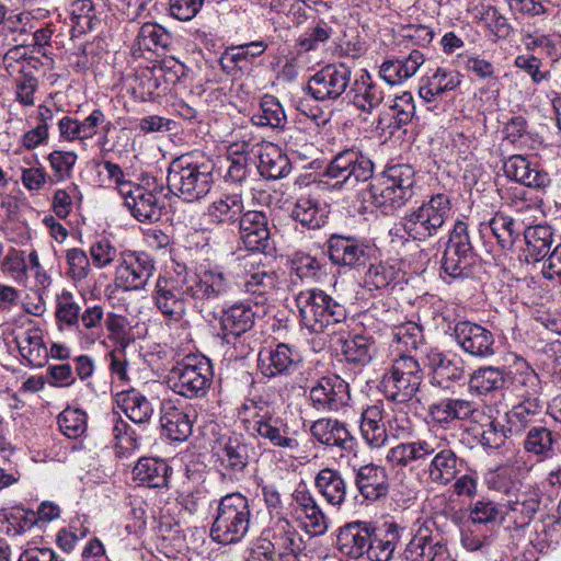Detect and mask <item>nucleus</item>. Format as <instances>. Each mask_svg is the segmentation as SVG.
Returning <instances> with one entry per match:
<instances>
[{"instance_id":"obj_1","label":"nucleus","mask_w":561,"mask_h":561,"mask_svg":"<svg viewBox=\"0 0 561 561\" xmlns=\"http://www.w3.org/2000/svg\"><path fill=\"white\" fill-rule=\"evenodd\" d=\"M232 289V282L217 267L193 273L179 266L173 274L159 275L152 300L164 319L180 322L190 300L204 306L228 297Z\"/></svg>"},{"instance_id":"obj_2","label":"nucleus","mask_w":561,"mask_h":561,"mask_svg":"<svg viewBox=\"0 0 561 561\" xmlns=\"http://www.w3.org/2000/svg\"><path fill=\"white\" fill-rule=\"evenodd\" d=\"M249 262L243 260L245 275L241 283L244 293L253 297V306L250 301H238L224 308L219 317V325L222 339L230 343L250 331L255 322V317L261 309L265 312V306L276 285V276L264 268L248 270Z\"/></svg>"},{"instance_id":"obj_3","label":"nucleus","mask_w":561,"mask_h":561,"mask_svg":"<svg viewBox=\"0 0 561 561\" xmlns=\"http://www.w3.org/2000/svg\"><path fill=\"white\" fill-rule=\"evenodd\" d=\"M214 170L213 160L201 152L182 154L168 168V188L185 202H198L211 191Z\"/></svg>"},{"instance_id":"obj_4","label":"nucleus","mask_w":561,"mask_h":561,"mask_svg":"<svg viewBox=\"0 0 561 561\" xmlns=\"http://www.w3.org/2000/svg\"><path fill=\"white\" fill-rule=\"evenodd\" d=\"M415 171L409 164H393L373 178L369 202L383 214L402 208L414 196Z\"/></svg>"},{"instance_id":"obj_5","label":"nucleus","mask_w":561,"mask_h":561,"mask_svg":"<svg viewBox=\"0 0 561 561\" xmlns=\"http://www.w3.org/2000/svg\"><path fill=\"white\" fill-rule=\"evenodd\" d=\"M210 537L220 545L240 542L248 534L252 514L247 496L240 492L222 496L214 514Z\"/></svg>"},{"instance_id":"obj_6","label":"nucleus","mask_w":561,"mask_h":561,"mask_svg":"<svg viewBox=\"0 0 561 561\" xmlns=\"http://www.w3.org/2000/svg\"><path fill=\"white\" fill-rule=\"evenodd\" d=\"M453 216L451 199L448 194L436 193L417 207L408 210L400 226L409 238L426 241L438 236Z\"/></svg>"},{"instance_id":"obj_7","label":"nucleus","mask_w":561,"mask_h":561,"mask_svg":"<svg viewBox=\"0 0 561 561\" xmlns=\"http://www.w3.org/2000/svg\"><path fill=\"white\" fill-rule=\"evenodd\" d=\"M295 300L300 322L311 333H324L347 318L345 306L320 288L301 290Z\"/></svg>"},{"instance_id":"obj_8","label":"nucleus","mask_w":561,"mask_h":561,"mask_svg":"<svg viewBox=\"0 0 561 561\" xmlns=\"http://www.w3.org/2000/svg\"><path fill=\"white\" fill-rule=\"evenodd\" d=\"M423 378L424 371L419 360L411 355L401 354L385 369L379 390L387 401L407 404L420 391Z\"/></svg>"},{"instance_id":"obj_9","label":"nucleus","mask_w":561,"mask_h":561,"mask_svg":"<svg viewBox=\"0 0 561 561\" xmlns=\"http://www.w3.org/2000/svg\"><path fill=\"white\" fill-rule=\"evenodd\" d=\"M214 377L213 365L204 355L191 354L178 362L169 371L171 390L186 399H202L208 393Z\"/></svg>"},{"instance_id":"obj_10","label":"nucleus","mask_w":561,"mask_h":561,"mask_svg":"<svg viewBox=\"0 0 561 561\" xmlns=\"http://www.w3.org/2000/svg\"><path fill=\"white\" fill-rule=\"evenodd\" d=\"M374 162L360 149L347 148L337 152L327 165L322 176L335 180L334 188L354 187L358 182L373 179Z\"/></svg>"},{"instance_id":"obj_11","label":"nucleus","mask_w":561,"mask_h":561,"mask_svg":"<svg viewBox=\"0 0 561 561\" xmlns=\"http://www.w3.org/2000/svg\"><path fill=\"white\" fill-rule=\"evenodd\" d=\"M477 262L468 225L457 220L442 257V270L451 278L468 277Z\"/></svg>"},{"instance_id":"obj_12","label":"nucleus","mask_w":561,"mask_h":561,"mask_svg":"<svg viewBox=\"0 0 561 561\" xmlns=\"http://www.w3.org/2000/svg\"><path fill=\"white\" fill-rule=\"evenodd\" d=\"M156 271L154 260L146 252L121 251L115 268V285L123 290L144 289Z\"/></svg>"},{"instance_id":"obj_13","label":"nucleus","mask_w":561,"mask_h":561,"mask_svg":"<svg viewBox=\"0 0 561 561\" xmlns=\"http://www.w3.org/2000/svg\"><path fill=\"white\" fill-rule=\"evenodd\" d=\"M351 77L352 69L346 64H330L310 77L307 91L317 101L334 102L346 94Z\"/></svg>"},{"instance_id":"obj_14","label":"nucleus","mask_w":561,"mask_h":561,"mask_svg":"<svg viewBox=\"0 0 561 561\" xmlns=\"http://www.w3.org/2000/svg\"><path fill=\"white\" fill-rule=\"evenodd\" d=\"M308 399L320 413L337 412L350 403V386L337 375L324 376L310 388Z\"/></svg>"},{"instance_id":"obj_15","label":"nucleus","mask_w":561,"mask_h":561,"mask_svg":"<svg viewBox=\"0 0 561 561\" xmlns=\"http://www.w3.org/2000/svg\"><path fill=\"white\" fill-rule=\"evenodd\" d=\"M215 463L221 476L230 480H239L249 463L247 445L238 435L224 436L218 439L213 448Z\"/></svg>"},{"instance_id":"obj_16","label":"nucleus","mask_w":561,"mask_h":561,"mask_svg":"<svg viewBox=\"0 0 561 561\" xmlns=\"http://www.w3.org/2000/svg\"><path fill=\"white\" fill-rule=\"evenodd\" d=\"M371 248L364 241L342 234H332L327 241L331 263L339 267L363 270L370 261Z\"/></svg>"},{"instance_id":"obj_17","label":"nucleus","mask_w":561,"mask_h":561,"mask_svg":"<svg viewBox=\"0 0 561 561\" xmlns=\"http://www.w3.org/2000/svg\"><path fill=\"white\" fill-rule=\"evenodd\" d=\"M540 504V489L534 484H525L505 500L503 519L511 522L516 529L525 528L535 518Z\"/></svg>"},{"instance_id":"obj_18","label":"nucleus","mask_w":561,"mask_h":561,"mask_svg":"<svg viewBox=\"0 0 561 561\" xmlns=\"http://www.w3.org/2000/svg\"><path fill=\"white\" fill-rule=\"evenodd\" d=\"M196 412L191 404L180 400H163L160 405V423L163 433L173 442H184L193 433Z\"/></svg>"},{"instance_id":"obj_19","label":"nucleus","mask_w":561,"mask_h":561,"mask_svg":"<svg viewBox=\"0 0 561 561\" xmlns=\"http://www.w3.org/2000/svg\"><path fill=\"white\" fill-rule=\"evenodd\" d=\"M403 554L407 561H446L449 557L442 536L427 525H423L416 530Z\"/></svg>"},{"instance_id":"obj_20","label":"nucleus","mask_w":561,"mask_h":561,"mask_svg":"<svg viewBox=\"0 0 561 561\" xmlns=\"http://www.w3.org/2000/svg\"><path fill=\"white\" fill-rule=\"evenodd\" d=\"M302 357L293 346L278 343L259 354V368L264 377L275 378L294 374L301 365Z\"/></svg>"},{"instance_id":"obj_21","label":"nucleus","mask_w":561,"mask_h":561,"mask_svg":"<svg viewBox=\"0 0 561 561\" xmlns=\"http://www.w3.org/2000/svg\"><path fill=\"white\" fill-rule=\"evenodd\" d=\"M503 171L510 180L543 194L552 184L551 175L543 168L522 154L505 160Z\"/></svg>"},{"instance_id":"obj_22","label":"nucleus","mask_w":561,"mask_h":561,"mask_svg":"<svg viewBox=\"0 0 561 561\" xmlns=\"http://www.w3.org/2000/svg\"><path fill=\"white\" fill-rule=\"evenodd\" d=\"M125 206L140 222H154L162 216L163 204L157 194L139 184H125L122 190Z\"/></svg>"},{"instance_id":"obj_23","label":"nucleus","mask_w":561,"mask_h":561,"mask_svg":"<svg viewBox=\"0 0 561 561\" xmlns=\"http://www.w3.org/2000/svg\"><path fill=\"white\" fill-rule=\"evenodd\" d=\"M354 484L368 503L386 499L390 489L387 469L373 462L354 469Z\"/></svg>"},{"instance_id":"obj_24","label":"nucleus","mask_w":561,"mask_h":561,"mask_svg":"<svg viewBox=\"0 0 561 561\" xmlns=\"http://www.w3.org/2000/svg\"><path fill=\"white\" fill-rule=\"evenodd\" d=\"M457 344L468 354L476 357H489L494 354V336L484 327L460 321L454 328Z\"/></svg>"},{"instance_id":"obj_25","label":"nucleus","mask_w":561,"mask_h":561,"mask_svg":"<svg viewBox=\"0 0 561 561\" xmlns=\"http://www.w3.org/2000/svg\"><path fill=\"white\" fill-rule=\"evenodd\" d=\"M238 228L240 239L247 250L262 253L271 250L268 219L263 211H245Z\"/></svg>"},{"instance_id":"obj_26","label":"nucleus","mask_w":561,"mask_h":561,"mask_svg":"<svg viewBox=\"0 0 561 561\" xmlns=\"http://www.w3.org/2000/svg\"><path fill=\"white\" fill-rule=\"evenodd\" d=\"M508 388L518 400H542V382L530 364L516 356L508 375Z\"/></svg>"},{"instance_id":"obj_27","label":"nucleus","mask_w":561,"mask_h":561,"mask_svg":"<svg viewBox=\"0 0 561 561\" xmlns=\"http://www.w3.org/2000/svg\"><path fill=\"white\" fill-rule=\"evenodd\" d=\"M431 456L427 468L428 479L439 485H447L454 481L459 472V458L445 436L437 437Z\"/></svg>"},{"instance_id":"obj_28","label":"nucleus","mask_w":561,"mask_h":561,"mask_svg":"<svg viewBox=\"0 0 561 561\" xmlns=\"http://www.w3.org/2000/svg\"><path fill=\"white\" fill-rule=\"evenodd\" d=\"M310 434L318 443L342 451L350 453L356 445V439L346 424L337 419L321 417L314 421L310 426Z\"/></svg>"},{"instance_id":"obj_29","label":"nucleus","mask_w":561,"mask_h":561,"mask_svg":"<svg viewBox=\"0 0 561 561\" xmlns=\"http://www.w3.org/2000/svg\"><path fill=\"white\" fill-rule=\"evenodd\" d=\"M345 99L356 108L365 113H371L383 101L385 94L381 87L374 81L368 71L363 70L348 85Z\"/></svg>"},{"instance_id":"obj_30","label":"nucleus","mask_w":561,"mask_h":561,"mask_svg":"<svg viewBox=\"0 0 561 561\" xmlns=\"http://www.w3.org/2000/svg\"><path fill=\"white\" fill-rule=\"evenodd\" d=\"M373 528L363 522L350 523L336 537V548L345 557L357 560L367 553Z\"/></svg>"},{"instance_id":"obj_31","label":"nucleus","mask_w":561,"mask_h":561,"mask_svg":"<svg viewBox=\"0 0 561 561\" xmlns=\"http://www.w3.org/2000/svg\"><path fill=\"white\" fill-rule=\"evenodd\" d=\"M244 213L243 198L240 194H225L207 206L204 217L211 226H234Z\"/></svg>"},{"instance_id":"obj_32","label":"nucleus","mask_w":561,"mask_h":561,"mask_svg":"<svg viewBox=\"0 0 561 561\" xmlns=\"http://www.w3.org/2000/svg\"><path fill=\"white\" fill-rule=\"evenodd\" d=\"M461 78L462 76L457 70L437 68L421 78L419 95L425 103H433L446 92L459 87Z\"/></svg>"},{"instance_id":"obj_33","label":"nucleus","mask_w":561,"mask_h":561,"mask_svg":"<svg viewBox=\"0 0 561 561\" xmlns=\"http://www.w3.org/2000/svg\"><path fill=\"white\" fill-rule=\"evenodd\" d=\"M28 327L20 330L14 342L19 348L22 358L33 367H43L48 359V350L43 340L41 328L33 324L32 320H27Z\"/></svg>"},{"instance_id":"obj_34","label":"nucleus","mask_w":561,"mask_h":561,"mask_svg":"<svg viewBox=\"0 0 561 561\" xmlns=\"http://www.w3.org/2000/svg\"><path fill=\"white\" fill-rule=\"evenodd\" d=\"M437 437L431 434L413 442L398 444L388 450L386 458L394 467H407L423 461L432 455Z\"/></svg>"},{"instance_id":"obj_35","label":"nucleus","mask_w":561,"mask_h":561,"mask_svg":"<svg viewBox=\"0 0 561 561\" xmlns=\"http://www.w3.org/2000/svg\"><path fill=\"white\" fill-rule=\"evenodd\" d=\"M558 434L546 426H530L522 442L523 450L537 462L552 459L557 455Z\"/></svg>"},{"instance_id":"obj_36","label":"nucleus","mask_w":561,"mask_h":561,"mask_svg":"<svg viewBox=\"0 0 561 561\" xmlns=\"http://www.w3.org/2000/svg\"><path fill=\"white\" fill-rule=\"evenodd\" d=\"M428 360L433 385L448 388V382L459 381L465 377V362L456 354L432 352L428 355Z\"/></svg>"},{"instance_id":"obj_37","label":"nucleus","mask_w":561,"mask_h":561,"mask_svg":"<svg viewBox=\"0 0 561 561\" xmlns=\"http://www.w3.org/2000/svg\"><path fill=\"white\" fill-rule=\"evenodd\" d=\"M252 428L257 436L267 439L275 447L296 450L299 446L298 440L290 436L289 426L280 417L261 415L253 421Z\"/></svg>"},{"instance_id":"obj_38","label":"nucleus","mask_w":561,"mask_h":561,"mask_svg":"<svg viewBox=\"0 0 561 561\" xmlns=\"http://www.w3.org/2000/svg\"><path fill=\"white\" fill-rule=\"evenodd\" d=\"M329 213L325 203H321L317 197L310 195H301L290 210V218L304 228L317 230L327 224Z\"/></svg>"},{"instance_id":"obj_39","label":"nucleus","mask_w":561,"mask_h":561,"mask_svg":"<svg viewBox=\"0 0 561 561\" xmlns=\"http://www.w3.org/2000/svg\"><path fill=\"white\" fill-rule=\"evenodd\" d=\"M523 232L527 257H530L534 262H543L557 242H561V237L549 225L530 226L525 228Z\"/></svg>"},{"instance_id":"obj_40","label":"nucleus","mask_w":561,"mask_h":561,"mask_svg":"<svg viewBox=\"0 0 561 561\" xmlns=\"http://www.w3.org/2000/svg\"><path fill=\"white\" fill-rule=\"evenodd\" d=\"M314 485L328 504L339 510L342 507L346 500L347 482L339 470L321 469L314 478Z\"/></svg>"},{"instance_id":"obj_41","label":"nucleus","mask_w":561,"mask_h":561,"mask_svg":"<svg viewBox=\"0 0 561 561\" xmlns=\"http://www.w3.org/2000/svg\"><path fill=\"white\" fill-rule=\"evenodd\" d=\"M255 153L260 160L257 170L262 176L278 180L290 172V161L278 146L265 142L260 146Z\"/></svg>"},{"instance_id":"obj_42","label":"nucleus","mask_w":561,"mask_h":561,"mask_svg":"<svg viewBox=\"0 0 561 561\" xmlns=\"http://www.w3.org/2000/svg\"><path fill=\"white\" fill-rule=\"evenodd\" d=\"M117 407L136 424L149 423L153 415V407L138 389L130 388L116 394Z\"/></svg>"},{"instance_id":"obj_43","label":"nucleus","mask_w":561,"mask_h":561,"mask_svg":"<svg viewBox=\"0 0 561 561\" xmlns=\"http://www.w3.org/2000/svg\"><path fill=\"white\" fill-rule=\"evenodd\" d=\"M169 465L157 458H140L133 469L134 480L148 488L168 486L171 473Z\"/></svg>"},{"instance_id":"obj_44","label":"nucleus","mask_w":561,"mask_h":561,"mask_svg":"<svg viewBox=\"0 0 561 561\" xmlns=\"http://www.w3.org/2000/svg\"><path fill=\"white\" fill-rule=\"evenodd\" d=\"M336 342L341 344L346 362L356 366H366L376 356V344L370 336L354 334L344 337V335H340Z\"/></svg>"},{"instance_id":"obj_45","label":"nucleus","mask_w":561,"mask_h":561,"mask_svg":"<svg viewBox=\"0 0 561 561\" xmlns=\"http://www.w3.org/2000/svg\"><path fill=\"white\" fill-rule=\"evenodd\" d=\"M543 400H519L506 412L507 431L511 436L526 431L543 410Z\"/></svg>"},{"instance_id":"obj_46","label":"nucleus","mask_w":561,"mask_h":561,"mask_svg":"<svg viewBox=\"0 0 561 561\" xmlns=\"http://www.w3.org/2000/svg\"><path fill=\"white\" fill-rule=\"evenodd\" d=\"M476 411V403L465 399H443L430 405L432 419L439 424L469 419Z\"/></svg>"},{"instance_id":"obj_47","label":"nucleus","mask_w":561,"mask_h":561,"mask_svg":"<svg viewBox=\"0 0 561 561\" xmlns=\"http://www.w3.org/2000/svg\"><path fill=\"white\" fill-rule=\"evenodd\" d=\"M266 48L267 44L263 41L227 47L219 60L221 69L230 72L232 66L242 68L243 62H252L256 57L264 54Z\"/></svg>"},{"instance_id":"obj_48","label":"nucleus","mask_w":561,"mask_h":561,"mask_svg":"<svg viewBox=\"0 0 561 561\" xmlns=\"http://www.w3.org/2000/svg\"><path fill=\"white\" fill-rule=\"evenodd\" d=\"M268 531L275 556L301 551L302 539L287 518H279Z\"/></svg>"},{"instance_id":"obj_49","label":"nucleus","mask_w":561,"mask_h":561,"mask_svg":"<svg viewBox=\"0 0 561 561\" xmlns=\"http://www.w3.org/2000/svg\"><path fill=\"white\" fill-rule=\"evenodd\" d=\"M486 228L491 230L499 245L504 250L512 249L522 233V225L502 211L494 214Z\"/></svg>"},{"instance_id":"obj_50","label":"nucleus","mask_w":561,"mask_h":561,"mask_svg":"<svg viewBox=\"0 0 561 561\" xmlns=\"http://www.w3.org/2000/svg\"><path fill=\"white\" fill-rule=\"evenodd\" d=\"M505 383L504 371L494 366L479 367L469 377L470 392L484 396L500 390Z\"/></svg>"},{"instance_id":"obj_51","label":"nucleus","mask_w":561,"mask_h":561,"mask_svg":"<svg viewBox=\"0 0 561 561\" xmlns=\"http://www.w3.org/2000/svg\"><path fill=\"white\" fill-rule=\"evenodd\" d=\"M254 125L260 127L283 128L287 122L280 102L270 94H265L260 102V108L251 117Z\"/></svg>"},{"instance_id":"obj_52","label":"nucleus","mask_w":561,"mask_h":561,"mask_svg":"<svg viewBox=\"0 0 561 561\" xmlns=\"http://www.w3.org/2000/svg\"><path fill=\"white\" fill-rule=\"evenodd\" d=\"M399 539V529L390 524L382 536L377 535L373 528L367 557L370 561H389L394 552Z\"/></svg>"},{"instance_id":"obj_53","label":"nucleus","mask_w":561,"mask_h":561,"mask_svg":"<svg viewBox=\"0 0 561 561\" xmlns=\"http://www.w3.org/2000/svg\"><path fill=\"white\" fill-rule=\"evenodd\" d=\"M336 20L331 16L329 20L318 19L304 35L299 37V46L307 50H316L320 45L325 44L336 34Z\"/></svg>"},{"instance_id":"obj_54","label":"nucleus","mask_w":561,"mask_h":561,"mask_svg":"<svg viewBox=\"0 0 561 561\" xmlns=\"http://www.w3.org/2000/svg\"><path fill=\"white\" fill-rule=\"evenodd\" d=\"M0 523L8 535L18 536L33 528L36 524V514L21 507L3 510L0 512Z\"/></svg>"},{"instance_id":"obj_55","label":"nucleus","mask_w":561,"mask_h":561,"mask_svg":"<svg viewBox=\"0 0 561 561\" xmlns=\"http://www.w3.org/2000/svg\"><path fill=\"white\" fill-rule=\"evenodd\" d=\"M400 277V271L388 263L370 264L365 274V286L369 289H387L393 287Z\"/></svg>"},{"instance_id":"obj_56","label":"nucleus","mask_w":561,"mask_h":561,"mask_svg":"<svg viewBox=\"0 0 561 561\" xmlns=\"http://www.w3.org/2000/svg\"><path fill=\"white\" fill-rule=\"evenodd\" d=\"M80 306L75 301L71 293L62 291L57 297L55 317L59 328L80 327Z\"/></svg>"},{"instance_id":"obj_57","label":"nucleus","mask_w":561,"mask_h":561,"mask_svg":"<svg viewBox=\"0 0 561 561\" xmlns=\"http://www.w3.org/2000/svg\"><path fill=\"white\" fill-rule=\"evenodd\" d=\"M53 175L48 178L50 184L71 179L78 156L73 151L55 150L47 157Z\"/></svg>"},{"instance_id":"obj_58","label":"nucleus","mask_w":561,"mask_h":561,"mask_svg":"<svg viewBox=\"0 0 561 561\" xmlns=\"http://www.w3.org/2000/svg\"><path fill=\"white\" fill-rule=\"evenodd\" d=\"M37 62L38 59L33 56H28L25 47L22 45L13 46L2 58L3 68L11 77L30 70L33 71V69H36Z\"/></svg>"},{"instance_id":"obj_59","label":"nucleus","mask_w":561,"mask_h":561,"mask_svg":"<svg viewBox=\"0 0 561 561\" xmlns=\"http://www.w3.org/2000/svg\"><path fill=\"white\" fill-rule=\"evenodd\" d=\"M522 41L527 50L540 47L553 61L561 58V35L539 34L538 31L525 32Z\"/></svg>"},{"instance_id":"obj_60","label":"nucleus","mask_w":561,"mask_h":561,"mask_svg":"<svg viewBox=\"0 0 561 561\" xmlns=\"http://www.w3.org/2000/svg\"><path fill=\"white\" fill-rule=\"evenodd\" d=\"M137 44L140 49L156 50L168 48L171 44V36L164 27L156 23H145L137 35Z\"/></svg>"},{"instance_id":"obj_61","label":"nucleus","mask_w":561,"mask_h":561,"mask_svg":"<svg viewBox=\"0 0 561 561\" xmlns=\"http://www.w3.org/2000/svg\"><path fill=\"white\" fill-rule=\"evenodd\" d=\"M485 482L490 490L502 493L506 499L525 485V483L516 479L512 469L507 467H500L490 472L485 478Z\"/></svg>"},{"instance_id":"obj_62","label":"nucleus","mask_w":561,"mask_h":561,"mask_svg":"<svg viewBox=\"0 0 561 561\" xmlns=\"http://www.w3.org/2000/svg\"><path fill=\"white\" fill-rule=\"evenodd\" d=\"M60 432L68 438H78L87 431V414L80 409H65L57 417Z\"/></svg>"},{"instance_id":"obj_63","label":"nucleus","mask_w":561,"mask_h":561,"mask_svg":"<svg viewBox=\"0 0 561 561\" xmlns=\"http://www.w3.org/2000/svg\"><path fill=\"white\" fill-rule=\"evenodd\" d=\"M481 20L485 22L486 30L495 39H506L514 33L508 19L494 5L483 9Z\"/></svg>"},{"instance_id":"obj_64","label":"nucleus","mask_w":561,"mask_h":561,"mask_svg":"<svg viewBox=\"0 0 561 561\" xmlns=\"http://www.w3.org/2000/svg\"><path fill=\"white\" fill-rule=\"evenodd\" d=\"M65 259L67 264L66 274L73 282H82L89 276L91 264L87 253L82 249H68Z\"/></svg>"}]
</instances>
